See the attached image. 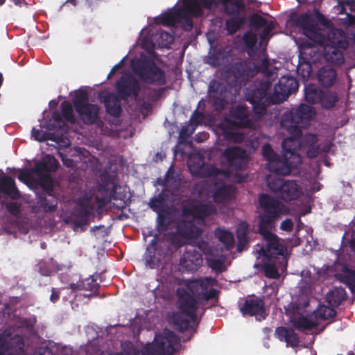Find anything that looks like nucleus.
Here are the masks:
<instances>
[{
	"label": "nucleus",
	"mask_w": 355,
	"mask_h": 355,
	"mask_svg": "<svg viewBox=\"0 0 355 355\" xmlns=\"http://www.w3.org/2000/svg\"><path fill=\"white\" fill-rule=\"evenodd\" d=\"M258 209V232L263 238L260 254L268 260L284 255V247L280 244L278 236L271 230L279 219L288 214V208L275 197L262 193L259 195Z\"/></svg>",
	"instance_id": "f257e3e1"
},
{
	"label": "nucleus",
	"mask_w": 355,
	"mask_h": 355,
	"mask_svg": "<svg viewBox=\"0 0 355 355\" xmlns=\"http://www.w3.org/2000/svg\"><path fill=\"white\" fill-rule=\"evenodd\" d=\"M315 114L313 107L302 103L282 115L281 126L289 135L282 142L284 156H288L290 159L294 156H300L298 151L301 150L300 139L302 135V129L309 126Z\"/></svg>",
	"instance_id": "f03ea898"
},
{
	"label": "nucleus",
	"mask_w": 355,
	"mask_h": 355,
	"mask_svg": "<svg viewBox=\"0 0 355 355\" xmlns=\"http://www.w3.org/2000/svg\"><path fill=\"white\" fill-rule=\"evenodd\" d=\"M130 66L133 73L146 83L158 86L166 83L164 71L145 55L132 59Z\"/></svg>",
	"instance_id": "7ed1b4c3"
},
{
	"label": "nucleus",
	"mask_w": 355,
	"mask_h": 355,
	"mask_svg": "<svg viewBox=\"0 0 355 355\" xmlns=\"http://www.w3.org/2000/svg\"><path fill=\"white\" fill-rule=\"evenodd\" d=\"M272 83L270 81L261 82L255 87L247 88L245 98L252 105L254 113L263 115L267 107L272 105H277L273 93H269Z\"/></svg>",
	"instance_id": "20e7f679"
},
{
	"label": "nucleus",
	"mask_w": 355,
	"mask_h": 355,
	"mask_svg": "<svg viewBox=\"0 0 355 355\" xmlns=\"http://www.w3.org/2000/svg\"><path fill=\"white\" fill-rule=\"evenodd\" d=\"M73 104L85 124L93 125L100 120V107L97 105L89 103V95L86 90H80L75 94Z\"/></svg>",
	"instance_id": "39448f33"
},
{
	"label": "nucleus",
	"mask_w": 355,
	"mask_h": 355,
	"mask_svg": "<svg viewBox=\"0 0 355 355\" xmlns=\"http://www.w3.org/2000/svg\"><path fill=\"white\" fill-rule=\"evenodd\" d=\"M336 33L331 32L325 36V43L320 44L324 46V55L327 60L336 65H341L344 62V58L340 48L347 47V42L344 40L336 38Z\"/></svg>",
	"instance_id": "423d86ee"
},
{
	"label": "nucleus",
	"mask_w": 355,
	"mask_h": 355,
	"mask_svg": "<svg viewBox=\"0 0 355 355\" xmlns=\"http://www.w3.org/2000/svg\"><path fill=\"white\" fill-rule=\"evenodd\" d=\"M295 23L297 26L302 28L303 33L314 43L317 44L325 43V35L319 32V24L312 15L302 14L296 18Z\"/></svg>",
	"instance_id": "0eeeda50"
},
{
	"label": "nucleus",
	"mask_w": 355,
	"mask_h": 355,
	"mask_svg": "<svg viewBox=\"0 0 355 355\" xmlns=\"http://www.w3.org/2000/svg\"><path fill=\"white\" fill-rule=\"evenodd\" d=\"M176 295L178 307L180 313L191 318L193 322H196L199 301L183 287L177 288Z\"/></svg>",
	"instance_id": "6e6552de"
},
{
	"label": "nucleus",
	"mask_w": 355,
	"mask_h": 355,
	"mask_svg": "<svg viewBox=\"0 0 355 355\" xmlns=\"http://www.w3.org/2000/svg\"><path fill=\"white\" fill-rule=\"evenodd\" d=\"M225 164L232 170H242L248 162L246 150L239 146H230L222 154Z\"/></svg>",
	"instance_id": "1a4fd4ad"
},
{
	"label": "nucleus",
	"mask_w": 355,
	"mask_h": 355,
	"mask_svg": "<svg viewBox=\"0 0 355 355\" xmlns=\"http://www.w3.org/2000/svg\"><path fill=\"white\" fill-rule=\"evenodd\" d=\"M302 163L301 156H294L288 158V156L280 157L279 155L270 163H267L268 168L272 173L280 175H288L293 168H297Z\"/></svg>",
	"instance_id": "9d476101"
},
{
	"label": "nucleus",
	"mask_w": 355,
	"mask_h": 355,
	"mask_svg": "<svg viewBox=\"0 0 355 355\" xmlns=\"http://www.w3.org/2000/svg\"><path fill=\"white\" fill-rule=\"evenodd\" d=\"M217 209L211 203L196 204L193 201L184 202L182 205V215L191 216L195 219L203 220L216 213Z\"/></svg>",
	"instance_id": "9b49d317"
},
{
	"label": "nucleus",
	"mask_w": 355,
	"mask_h": 355,
	"mask_svg": "<svg viewBox=\"0 0 355 355\" xmlns=\"http://www.w3.org/2000/svg\"><path fill=\"white\" fill-rule=\"evenodd\" d=\"M299 84L297 80L291 76H282L278 83L274 86L273 94L277 104L285 101L289 95L297 91Z\"/></svg>",
	"instance_id": "f8f14e48"
},
{
	"label": "nucleus",
	"mask_w": 355,
	"mask_h": 355,
	"mask_svg": "<svg viewBox=\"0 0 355 355\" xmlns=\"http://www.w3.org/2000/svg\"><path fill=\"white\" fill-rule=\"evenodd\" d=\"M116 90L119 97L126 100L128 97L137 98L141 91L139 81L131 75L125 74L121 76L116 83Z\"/></svg>",
	"instance_id": "ddd939ff"
},
{
	"label": "nucleus",
	"mask_w": 355,
	"mask_h": 355,
	"mask_svg": "<svg viewBox=\"0 0 355 355\" xmlns=\"http://www.w3.org/2000/svg\"><path fill=\"white\" fill-rule=\"evenodd\" d=\"M240 311L243 315L255 316L259 321L265 320L268 315L263 300L254 296L247 297L244 303L240 304Z\"/></svg>",
	"instance_id": "4468645a"
},
{
	"label": "nucleus",
	"mask_w": 355,
	"mask_h": 355,
	"mask_svg": "<svg viewBox=\"0 0 355 355\" xmlns=\"http://www.w3.org/2000/svg\"><path fill=\"white\" fill-rule=\"evenodd\" d=\"M227 72L234 78V86L241 87L242 83L253 77L257 71L251 67L245 61L233 63L228 69Z\"/></svg>",
	"instance_id": "2eb2a0df"
},
{
	"label": "nucleus",
	"mask_w": 355,
	"mask_h": 355,
	"mask_svg": "<svg viewBox=\"0 0 355 355\" xmlns=\"http://www.w3.org/2000/svg\"><path fill=\"white\" fill-rule=\"evenodd\" d=\"M202 255L195 248H187L180 259L183 271L196 272L202 264Z\"/></svg>",
	"instance_id": "dca6fc26"
},
{
	"label": "nucleus",
	"mask_w": 355,
	"mask_h": 355,
	"mask_svg": "<svg viewBox=\"0 0 355 355\" xmlns=\"http://www.w3.org/2000/svg\"><path fill=\"white\" fill-rule=\"evenodd\" d=\"M217 280L211 277L196 279L188 281L185 284V288L198 301L202 300L206 288L215 286Z\"/></svg>",
	"instance_id": "f3484780"
},
{
	"label": "nucleus",
	"mask_w": 355,
	"mask_h": 355,
	"mask_svg": "<svg viewBox=\"0 0 355 355\" xmlns=\"http://www.w3.org/2000/svg\"><path fill=\"white\" fill-rule=\"evenodd\" d=\"M98 98L104 103L106 112L114 116L119 117L122 112L121 98L114 93L101 91L98 94Z\"/></svg>",
	"instance_id": "a211bd4d"
},
{
	"label": "nucleus",
	"mask_w": 355,
	"mask_h": 355,
	"mask_svg": "<svg viewBox=\"0 0 355 355\" xmlns=\"http://www.w3.org/2000/svg\"><path fill=\"white\" fill-rule=\"evenodd\" d=\"M163 257V253L157 248V236H155L146 248L143 259L146 267L154 269L159 266Z\"/></svg>",
	"instance_id": "6ab92c4d"
},
{
	"label": "nucleus",
	"mask_w": 355,
	"mask_h": 355,
	"mask_svg": "<svg viewBox=\"0 0 355 355\" xmlns=\"http://www.w3.org/2000/svg\"><path fill=\"white\" fill-rule=\"evenodd\" d=\"M179 10H182L183 15H178L177 23L186 31H189L193 28V24L192 17H198L196 15L198 10L196 5L190 3L188 6L184 1L183 5L179 8Z\"/></svg>",
	"instance_id": "aec40b11"
},
{
	"label": "nucleus",
	"mask_w": 355,
	"mask_h": 355,
	"mask_svg": "<svg viewBox=\"0 0 355 355\" xmlns=\"http://www.w3.org/2000/svg\"><path fill=\"white\" fill-rule=\"evenodd\" d=\"M0 194L6 196L12 200H18L21 197L15 179L5 174L0 176Z\"/></svg>",
	"instance_id": "412c9836"
},
{
	"label": "nucleus",
	"mask_w": 355,
	"mask_h": 355,
	"mask_svg": "<svg viewBox=\"0 0 355 355\" xmlns=\"http://www.w3.org/2000/svg\"><path fill=\"white\" fill-rule=\"evenodd\" d=\"M275 336L281 342H285L286 347L295 348L299 346V336L291 328L283 326L278 327L275 331Z\"/></svg>",
	"instance_id": "4be33fe9"
},
{
	"label": "nucleus",
	"mask_w": 355,
	"mask_h": 355,
	"mask_svg": "<svg viewBox=\"0 0 355 355\" xmlns=\"http://www.w3.org/2000/svg\"><path fill=\"white\" fill-rule=\"evenodd\" d=\"M302 195L300 187L294 180H285L277 197L285 202L297 199Z\"/></svg>",
	"instance_id": "5701e85b"
},
{
	"label": "nucleus",
	"mask_w": 355,
	"mask_h": 355,
	"mask_svg": "<svg viewBox=\"0 0 355 355\" xmlns=\"http://www.w3.org/2000/svg\"><path fill=\"white\" fill-rule=\"evenodd\" d=\"M232 115L234 119L238 120V123L241 128H254V122L250 118V110L246 105H236L232 111Z\"/></svg>",
	"instance_id": "b1692460"
},
{
	"label": "nucleus",
	"mask_w": 355,
	"mask_h": 355,
	"mask_svg": "<svg viewBox=\"0 0 355 355\" xmlns=\"http://www.w3.org/2000/svg\"><path fill=\"white\" fill-rule=\"evenodd\" d=\"M235 193L236 188L232 184L218 185L213 192V200L218 204L227 202L234 197Z\"/></svg>",
	"instance_id": "393cba45"
},
{
	"label": "nucleus",
	"mask_w": 355,
	"mask_h": 355,
	"mask_svg": "<svg viewBox=\"0 0 355 355\" xmlns=\"http://www.w3.org/2000/svg\"><path fill=\"white\" fill-rule=\"evenodd\" d=\"M58 161L54 156L46 155L42 161H38L35 164L32 171L34 173L54 172L58 169Z\"/></svg>",
	"instance_id": "a878e982"
},
{
	"label": "nucleus",
	"mask_w": 355,
	"mask_h": 355,
	"mask_svg": "<svg viewBox=\"0 0 355 355\" xmlns=\"http://www.w3.org/2000/svg\"><path fill=\"white\" fill-rule=\"evenodd\" d=\"M317 78L322 87H330L336 83L337 73L336 70L330 66H324L318 70Z\"/></svg>",
	"instance_id": "bb28decb"
},
{
	"label": "nucleus",
	"mask_w": 355,
	"mask_h": 355,
	"mask_svg": "<svg viewBox=\"0 0 355 355\" xmlns=\"http://www.w3.org/2000/svg\"><path fill=\"white\" fill-rule=\"evenodd\" d=\"M37 206L45 213H53L57 209L58 198L51 193L42 194L38 198Z\"/></svg>",
	"instance_id": "cd10ccee"
},
{
	"label": "nucleus",
	"mask_w": 355,
	"mask_h": 355,
	"mask_svg": "<svg viewBox=\"0 0 355 355\" xmlns=\"http://www.w3.org/2000/svg\"><path fill=\"white\" fill-rule=\"evenodd\" d=\"M336 278L345 284L352 293L355 292V270L347 266L342 268L341 272L335 275Z\"/></svg>",
	"instance_id": "c85d7f7f"
},
{
	"label": "nucleus",
	"mask_w": 355,
	"mask_h": 355,
	"mask_svg": "<svg viewBox=\"0 0 355 355\" xmlns=\"http://www.w3.org/2000/svg\"><path fill=\"white\" fill-rule=\"evenodd\" d=\"M347 298V293L342 287H335L329 291L326 296L327 303L333 306H339Z\"/></svg>",
	"instance_id": "c756f323"
},
{
	"label": "nucleus",
	"mask_w": 355,
	"mask_h": 355,
	"mask_svg": "<svg viewBox=\"0 0 355 355\" xmlns=\"http://www.w3.org/2000/svg\"><path fill=\"white\" fill-rule=\"evenodd\" d=\"M92 211V207L91 206H80L76 209L73 211V216L77 218L73 222L75 227L88 225Z\"/></svg>",
	"instance_id": "7c9ffc66"
},
{
	"label": "nucleus",
	"mask_w": 355,
	"mask_h": 355,
	"mask_svg": "<svg viewBox=\"0 0 355 355\" xmlns=\"http://www.w3.org/2000/svg\"><path fill=\"white\" fill-rule=\"evenodd\" d=\"M246 21V18L243 15H235L226 19L225 30L228 35H233L237 33Z\"/></svg>",
	"instance_id": "2f4dec72"
},
{
	"label": "nucleus",
	"mask_w": 355,
	"mask_h": 355,
	"mask_svg": "<svg viewBox=\"0 0 355 355\" xmlns=\"http://www.w3.org/2000/svg\"><path fill=\"white\" fill-rule=\"evenodd\" d=\"M236 237L238 240L236 250L239 252L247 250L249 245L248 226L247 224L240 225L236 230Z\"/></svg>",
	"instance_id": "473e14b6"
},
{
	"label": "nucleus",
	"mask_w": 355,
	"mask_h": 355,
	"mask_svg": "<svg viewBox=\"0 0 355 355\" xmlns=\"http://www.w3.org/2000/svg\"><path fill=\"white\" fill-rule=\"evenodd\" d=\"M215 236L225 245L227 250H231L234 248V237L231 232L217 228L215 230Z\"/></svg>",
	"instance_id": "72a5a7b5"
},
{
	"label": "nucleus",
	"mask_w": 355,
	"mask_h": 355,
	"mask_svg": "<svg viewBox=\"0 0 355 355\" xmlns=\"http://www.w3.org/2000/svg\"><path fill=\"white\" fill-rule=\"evenodd\" d=\"M37 176L35 178L34 183L40 186L46 193L53 191V179L47 173H34Z\"/></svg>",
	"instance_id": "f704fd0d"
},
{
	"label": "nucleus",
	"mask_w": 355,
	"mask_h": 355,
	"mask_svg": "<svg viewBox=\"0 0 355 355\" xmlns=\"http://www.w3.org/2000/svg\"><path fill=\"white\" fill-rule=\"evenodd\" d=\"M178 232L185 239H198L200 236L202 231L193 224H184L178 226Z\"/></svg>",
	"instance_id": "c9c22d12"
},
{
	"label": "nucleus",
	"mask_w": 355,
	"mask_h": 355,
	"mask_svg": "<svg viewBox=\"0 0 355 355\" xmlns=\"http://www.w3.org/2000/svg\"><path fill=\"white\" fill-rule=\"evenodd\" d=\"M322 90L316 85L309 84L304 87V98L310 104H316L320 101Z\"/></svg>",
	"instance_id": "e433bc0d"
},
{
	"label": "nucleus",
	"mask_w": 355,
	"mask_h": 355,
	"mask_svg": "<svg viewBox=\"0 0 355 355\" xmlns=\"http://www.w3.org/2000/svg\"><path fill=\"white\" fill-rule=\"evenodd\" d=\"M168 199V195L163 191L159 194L152 198L149 202V207L156 213L166 209V204Z\"/></svg>",
	"instance_id": "4c0bfd02"
},
{
	"label": "nucleus",
	"mask_w": 355,
	"mask_h": 355,
	"mask_svg": "<svg viewBox=\"0 0 355 355\" xmlns=\"http://www.w3.org/2000/svg\"><path fill=\"white\" fill-rule=\"evenodd\" d=\"M225 12L227 15H240L239 12L244 8L243 3L240 0H222Z\"/></svg>",
	"instance_id": "58836bf2"
},
{
	"label": "nucleus",
	"mask_w": 355,
	"mask_h": 355,
	"mask_svg": "<svg viewBox=\"0 0 355 355\" xmlns=\"http://www.w3.org/2000/svg\"><path fill=\"white\" fill-rule=\"evenodd\" d=\"M71 287L72 289L78 288L79 290L96 291L99 288V285L96 282V279L91 275L89 277L80 280L76 285L72 284Z\"/></svg>",
	"instance_id": "ea45409f"
},
{
	"label": "nucleus",
	"mask_w": 355,
	"mask_h": 355,
	"mask_svg": "<svg viewBox=\"0 0 355 355\" xmlns=\"http://www.w3.org/2000/svg\"><path fill=\"white\" fill-rule=\"evenodd\" d=\"M275 173L268 175L266 177L267 185L269 189L273 192L277 196L279 194L285 180Z\"/></svg>",
	"instance_id": "a19ab883"
},
{
	"label": "nucleus",
	"mask_w": 355,
	"mask_h": 355,
	"mask_svg": "<svg viewBox=\"0 0 355 355\" xmlns=\"http://www.w3.org/2000/svg\"><path fill=\"white\" fill-rule=\"evenodd\" d=\"M191 321V319H188L181 313H174L171 318V322L175 326V329L180 332L189 329Z\"/></svg>",
	"instance_id": "79ce46f5"
},
{
	"label": "nucleus",
	"mask_w": 355,
	"mask_h": 355,
	"mask_svg": "<svg viewBox=\"0 0 355 355\" xmlns=\"http://www.w3.org/2000/svg\"><path fill=\"white\" fill-rule=\"evenodd\" d=\"M337 101L338 96L336 93L329 91H322L318 103H320L324 108L330 109L334 106Z\"/></svg>",
	"instance_id": "37998d69"
},
{
	"label": "nucleus",
	"mask_w": 355,
	"mask_h": 355,
	"mask_svg": "<svg viewBox=\"0 0 355 355\" xmlns=\"http://www.w3.org/2000/svg\"><path fill=\"white\" fill-rule=\"evenodd\" d=\"M156 223L158 232L166 231L170 225L169 212L167 210H162V211L158 212Z\"/></svg>",
	"instance_id": "c03bdc74"
},
{
	"label": "nucleus",
	"mask_w": 355,
	"mask_h": 355,
	"mask_svg": "<svg viewBox=\"0 0 355 355\" xmlns=\"http://www.w3.org/2000/svg\"><path fill=\"white\" fill-rule=\"evenodd\" d=\"M225 58V52L222 49H216L209 55L207 63L214 67H218L223 64Z\"/></svg>",
	"instance_id": "a18cd8bd"
},
{
	"label": "nucleus",
	"mask_w": 355,
	"mask_h": 355,
	"mask_svg": "<svg viewBox=\"0 0 355 355\" xmlns=\"http://www.w3.org/2000/svg\"><path fill=\"white\" fill-rule=\"evenodd\" d=\"M186 4L189 6L190 3H193L196 6L198 10L196 15L200 17L203 15L202 8L211 9L215 3L214 0H184Z\"/></svg>",
	"instance_id": "49530a36"
},
{
	"label": "nucleus",
	"mask_w": 355,
	"mask_h": 355,
	"mask_svg": "<svg viewBox=\"0 0 355 355\" xmlns=\"http://www.w3.org/2000/svg\"><path fill=\"white\" fill-rule=\"evenodd\" d=\"M315 324L314 322L306 317L301 316L294 321V327L300 330H311L314 328Z\"/></svg>",
	"instance_id": "de8ad7c7"
},
{
	"label": "nucleus",
	"mask_w": 355,
	"mask_h": 355,
	"mask_svg": "<svg viewBox=\"0 0 355 355\" xmlns=\"http://www.w3.org/2000/svg\"><path fill=\"white\" fill-rule=\"evenodd\" d=\"M267 24V19L258 14H253L249 18V26L254 31H258Z\"/></svg>",
	"instance_id": "09e8293b"
},
{
	"label": "nucleus",
	"mask_w": 355,
	"mask_h": 355,
	"mask_svg": "<svg viewBox=\"0 0 355 355\" xmlns=\"http://www.w3.org/2000/svg\"><path fill=\"white\" fill-rule=\"evenodd\" d=\"M318 137L314 134L308 133L304 136L302 135L300 139L301 150L318 145Z\"/></svg>",
	"instance_id": "8fccbe9b"
},
{
	"label": "nucleus",
	"mask_w": 355,
	"mask_h": 355,
	"mask_svg": "<svg viewBox=\"0 0 355 355\" xmlns=\"http://www.w3.org/2000/svg\"><path fill=\"white\" fill-rule=\"evenodd\" d=\"M62 115L63 118L71 123H74L76 119L73 114L72 105L68 101H63L61 103Z\"/></svg>",
	"instance_id": "3c124183"
},
{
	"label": "nucleus",
	"mask_w": 355,
	"mask_h": 355,
	"mask_svg": "<svg viewBox=\"0 0 355 355\" xmlns=\"http://www.w3.org/2000/svg\"><path fill=\"white\" fill-rule=\"evenodd\" d=\"M336 311L332 307L327 306H320L317 311L316 316L322 320H328L335 317Z\"/></svg>",
	"instance_id": "603ef678"
},
{
	"label": "nucleus",
	"mask_w": 355,
	"mask_h": 355,
	"mask_svg": "<svg viewBox=\"0 0 355 355\" xmlns=\"http://www.w3.org/2000/svg\"><path fill=\"white\" fill-rule=\"evenodd\" d=\"M183 15L182 10L179 8L173 12L166 13L161 17V24L163 25L171 26L177 23L178 15Z\"/></svg>",
	"instance_id": "864d4df0"
},
{
	"label": "nucleus",
	"mask_w": 355,
	"mask_h": 355,
	"mask_svg": "<svg viewBox=\"0 0 355 355\" xmlns=\"http://www.w3.org/2000/svg\"><path fill=\"white\" fill-rule=\"evenodd\" d=\"M262 270L266 277L269 279H278L279 274L276 266L270 263H265L262 265Z\"/></svg>",
	"instance_id": "5fc2aeb1"
},
{
	"label": "nucleus",
	"mask_w": 355,
	"mask_h": 355,
	"mask_svg": "<svg viewBox=\"0 0 355 355\" xmlns=\"http://www.w3.org/2000/svg\"><path fill=\"white\" fill-rule=\"evenodd\" d=\"M243 42L248 49L255 51L257 42V36L256 33H252V31H247L243 35Z\"/></svg>",
	"instance_id": "6e6d98bb"
},
{
	"label": "nucleus",
	"mask_w": 355,
	"mask_h": 355,
	"mask_svg": "<svg viewBox=\"0 0 355 355\" xmlns=\"http://www.w3.org/2000/svg\"><path fill=\"white\" fill-rule=\"evenodd\" d=\"M24 345L25 344L23 338L19 335H15L10 338V341L7 343L6 347L8 349L15 348L23 352Z\"/></svg>",
	"instance_id": "4d7b16f0"
},
{
	"label": "nucleus",
	"mask_w": 355,
	"mask_h": 355,
	"mask_svg": "<svg viewBox=\"0 0 355 355\" xmlns=\"http://www.w3.org/2000/svg\"><path fill=\"white\" fill-rule=\"evenodd\" d=\"M225 137L227 140L236 144L242 143L245 138V135L243 133L234 131H226Z\"/></svg>",
	"instance_id": "13d9d810"
},
{
	"label": "nucleus",
	"mask_w": 355,
	"mask_h": 355,
	"mask_svg": "<svg viewBox=\"0 0 355 355\" xmlns=\"http://www.w3.org/2000/svg\"><path fill=\"white\" fill-rule=\"evenodd\" d=\"M2 205L5 206L8 213L13 216H17L21 211V205L17 202H2Z\"/></svg>",
	"instance_id": "bf43d9fd"
},
{
	"label": "nucleus",
	"mask_w": 355,
	"mask_h": 355,
	"mask_svg": "<svg viewBox=\"0 0 355 355\" xmlns=\"http://www.w3.org/2000/svg\"><path fill=\"white\" fill-rule=\"evenodd\" d=\"M204 119V114L202 112L198 111L197 109L192 113L189 124L190 126L196 129L199 125H200Z\"/></svg>",
	"instance_id": "052dcab7"
},
{
	"label": "nucleus",
	"mask_w": 355,
	"mask_h": 355,
	"mask_svg": "<svg viewBox=\"0 0 355 355\" xmlns=\"http://www.w3.org/2000/svg\"><path fill=\"white\" fill-rule=\"evenodd\" d=\"M196 129L190 126L189 124L183 125L179 133V140L180 142H185L189 137L194 132Z\"/></svg>",
	"instance_id": "680f3d73"
},
{
	"label": "nucleus",
	"mask_w": 355,
	"mask_h": 355,
	"mask_svg": "<svg viewBox=\"0 0 355 355\" xmlns=\"http://www.w3.org/2000/svg\"><path fill=\"white\" fill-rule=\"evenodd\" d=\"M262 155L267 159L268 163L273 160L278 154H277L269 144H264L262 147Z\"/></svg>",
	"instance_id": "e2e57ef3"
},
{
	"label": "nucleus",
	"mask_w": 355,
	"mask_h": 355,
	"mask_svg": "<svg viewBox=\"0 0 355 355\" xmlns=\"http://www.w3.org/2000/svg\"><path fill=\"white\" fill-rule=\"evenodd\" d=\"M220 291L216 288H206L202 300L208 302L209 300H218L219 297Z\"/></svg>",
	"instance_id": "0e129e2a"
},
{
	"label": "nucleus",
	"mask_w": 355,
	"mask_h": 355,
	"mask_svg": "<svg viewBox=\"0 0 355 355\" xmlns=\"http://www.w3.org/2000/svg\"><path fill=\"white\" fill-rule=\"evenodd\" d=\"M34 173L31 171H21L19 175L18 179L24 183H27L28 182H33L35 177L33 176Z\"/></svg>",
	"instance_id": "69168bd1"
},
{
	"label": "nucleus",
	"mask_w": 355,
	"mask_h": 355,
	"mask_svg": "<svg viewBox=\"0 0 355 355\" xmlns=\"http://www.w3.org/2000/svg\"><path fill=\"white\" fill-rule=\"evenodd\" d=\"M52 120L53 122V126L59 128H63L66 126L65 122L62 119V115L57 111H55L52 114Z\"/></svg>",
	"instance_id": "338daca9"
},
{
	"label": "nucleus",
	"mask_w": 355,
	"mask_h": 355,
	"mask_svg": "<svg viewBox=\"0 0 355 355\" xmlns=\"http://www.w3.org/2000/svg\"><path fill=\"white\" fill-rule=\"evenodd\" d=\"M31 135L35 140L38 141H44L48 139L46 137V133H45L41 130L36 129L35 128L32 129Z\"/></svg>",
	"instance_id": "774afa93"
}]
</instances>
